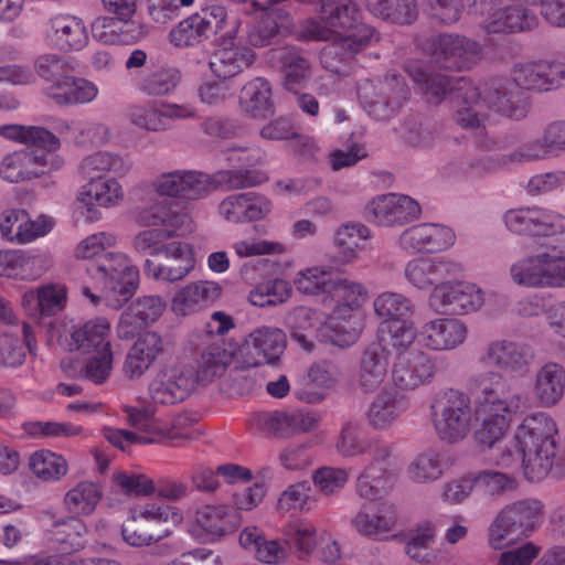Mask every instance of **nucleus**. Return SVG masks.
<instances>
[{
  "mask_svg": "<svg viewBox=\"0 0 565 565\" xmlns=\"http://www.w3.org/2000/svg\"><path fill=\"white\" fill-rule=\"evenodd\" d=\"M166 310L167 301L161 296L139 297L121 313L117 335L122 340L132 339L141 328L154 323Z\"/></svg>",
  "mask_w": 565,
  "mask_h": 565,
  "instance_id": "27",
  "label": "nucleus"
},
{
  "mask_svg": "<svg viewBox=\"0 0 565 565\" xmlns=\"http://www.w3.org/2000/svg\"><path fill=\"white\" fill-rule=\"evenodd\" d=\"M125 198V192L115 178L87 180L76 198V212L85 223H96L103 218V209L118 206Z\"/></svg>",
  "mask_w": 565,
  "mask_h": 565,
  "instance_id": "17",
  "label": "nucleus"
},
{
  "mask_svg": "<svg viewBox=\"0 0 565 565\" xmlns=\"http://www.w3.org/2000/svg\"><path fill=\"white\" fill-rule=\"evenodd\" d=\"M371 237L370 228L359 222H347L340 225L333 235L337 260L341 265L353 263L360 252L364 250L365 242Z\"/></svg>",
  "mask_w": 565,
  "mask_h": 565,
  "instance_id": "42",
  "label": "nucleus"
},
{
  "mask_svg": "<svg viewBox=\"0 0 565 565\" xmlns=\"http://www.w3.org/2000/svg\"><path fill=\"white\" fill-rule=\"evenodd\" d=\"M79 170L86 180H93L107 178V172L125 175L130 170V164L116 153L97 151L82 160Z\"/></svg>",
  "mask_w": 565,
  "mask_h": 565,
  "instance_id": "54",
  "label": "nucleus"
},
{
  "mask_svg": "<svg viewBox=\"0 0 565 565\" xmlns=\"http://www.w3.org/2000/svg\"><path fill=\"white\" fill-rule=\"evenodd\" d=\"M369 298L367 288L360 281L334 278L328 301L335 303L334 309H343L348 312H359V309Z\"/></svg>",
  "mask_w": 565,
  "mask_h": 565,
  "instance_id": "53",
  "label": "nucleus"
},
{
  "mask_svg": "<svg viewBox=\"0 0 565 565\" xmlns=\"http://www.w3.org/2000/svg\"><path fill=\"white\" fill-rule=\"evenodd\" d=\"M431 55L444 68L466 71L482 57V46L475 40L459 34H440L431 42Z\"/></svg>",
  "mask_w": 565,
  "mask_h": 565,
  "instance_id": "21",
  "label": "nucleus"
},
{
  "mask_svg": "<svg viewBox=\"0 0 565 565\" xmlns=\"http://www.w3.org/2000/svg\"><path fill=\"white\" fill-rule=\"evenodd\" d=\"M292 288L282 278H271L258 282L248 294L250 305L259 308L282 305L291 297Z\"/></svg>",
  "mask_w": 565,
  "mask_h": 565,
  "instance_id": "59",
  "label": "nucleus"
},
{
  "mask_svg": "<svg viewBox=\"0 0 565 565\" xmlns=\"http://www.w3.org/2000/svg\"><path fill=\"white\" fill-rule=\"evenodd\" d=\"M477 488L492 499H502L518 490L516 478L509 473L494 469H484L475 473Z\"/></svg>",
  "mask_w": 565,
  "mask_h": 565,
  "instance_id": "61",
  "label": "nucleus"
},
{
  "mask_svg": "<svg viewBox=\"0 0 565 565\" xmlns=\"http://www.w3.org/2000/svg\"><path fill=\"white\" fill-rule=\"evenodd\" d=\"M358 96L370 116L386 120L408 99L409 88L399 75L388 72L377 86L367 79L361 82Z\"/></svg>",
  "mask_w": 565,
  "mask_h": 565,
  "instance_id": "12",
  "label": "nucleus"
},
{
  "mask_svg": "<svg viewBox=\"0 0 565 565\" xmlns=\"http://www.w3.org/2000/svg\"><path fill=\"white\" fill-rule=\"evenodd\" d=\"M463 265L450 256H418L403 267V278L416 291H430L445 279L460 277Z\"/></svg>",
  "mask_w": 565,
  "mask_h": 565,
  "instance_id": "14",
  "label": "nucleus"
},
{
  "mask_svg": "<svg viewBox=\"0 0 565 565\" xmlns=\"http://www.w3.org/2000/svg\"><path fill=\"white\" fill-rule=\"evenodd\" d=\"M375 17L397 24H411L418 17L416 0H365Z\"/></svg>",
  "mask_w": 565,
  "mask_h": 565,
  "instance_id": "55",
  "label": "nucleus"
},
{
  "mask_svg": "<svg viewBox=\"0 0 565 565\" xmlns=\"http://www.w3.org/2000/svg\"><path fill=\"white\" fill-rule=\"evenodd\" d=\"M0 136L18 143L31 145L34 147L33 149L57 150L61 147V140L53 132L40 126L2 125L0 126Z\"/></svg>",
  "mask_w": 565,
  "mask_h": 565,
  "instance_id": "51",
  "label": "nucleus"
},
{
  "mask_svg": "<svg viewBox=\"0 0 565 565\" xmlns=\"http://www.w3.org/2000/svg\"><path fill=\"white\" fill-rule=\"evenodd\" d=\"M164 352L162 337L154 331H147L139 335L128 349L122 373L129 380L141 379Z\"/></svg>",
  "mask_w": 565,
  "mask_h": 565,
  "instance_id": "28",
  "label": "nucleus"
},
{
  "mask_svg": "<svg viewBox=\"0 0 565 565\" xmlns=\"http://www.w3.org/2000/svg\"><path fill=\"white\" fill-rule=\"evenodd\" d=\"M193 348L201 347L200 355L196 360V369H194L196 384L210 383L221 377L235 358V350L224 340L205 341V344H199L195 339H190Z\"/></svg>",
  "mask_w": 565,
  "mask_h": 565,
  "instance_id": "31",
  "label": "nucleus"
},
{
  "mask_svg": "<svg viewBox=\"0 0 565 565\" xmlns=\"http://www.w3.org/2000/svg\"><path fill=\"white\" fill-rule=\"evenodd\" d=\"M287 327L291 331V338L305 350H311L312 340H322L324 321L321 315L308 307L294 309L286 318Z\"/></svg>",
  "mask_w": 565,
  "mask_h": 565,
  "instance_id": "43",
  "label": "nucleus"
},
{
  "mask_svg": "<svg viewBox=\"0 0 565 565\" xmlns=\"http://www.w3.org/2000/svg\"><path fill=\"white\" fill-rule=\"evenodd\" d=\"M205 22L199 15L192 14L174 25L169 33V41L174 47L195 46L209 38Z\"/></svg>",
  "mask_w": 565,
  "mask_h": 565,
  "instance_id": "64",
  "label": "nucleus"
},
{
  "mask_svg": "<svg viewBox=\"0 0 565 565\" xmlns=\"http://www.w3.org/2000/svg\"><path fill=\"white\" fill-rule=\"evenodd\" d=\"M110 323L106 318H95L82 326L74 327L71 332L70 347L72 350H103L111 345L108 337Z\"/></svg>",
  "mask_w": 565,
  "mask_h": 565,
  "instance_id": "50",
  "label": "nucleus"
},
{
  "mask_svg": "<svg viewBox=\"0 0 565 565\" xmlns=\"http://www.w3.org/2000/svg\"><path fill=\"white\" fill-rule=\"evenodd\" d=\"M486 305V291L476 282L445 279L431 290L429 308L444 316L463 317L479 312Z\"/></svg>",
  "mask_w": 565,
  "mask_h": 565,
  "instance_id": "9",
  "label": "nucleus"
},
{
  "mask_svg": "<svg viewBox=\"0 0 565 565\" xmlns=\"http://www.w3.org/2000/svg\"><path fill=\"white\" fill-rule=\"evenodd\" d=\"M239 104L253 118H266L273 113L274 107L271 85L262 77L252 79L242 88Z\"/></svg>",
  "mask_w": 565,
  "mask_h": 565,
  "instance_id": "49",
  "label": "nucleus"
},
{
  "mask_svg": "<svg viewBox=\"0 0 565 565\" xmlns=\"http://www.w3.org/2000/svg\"><path fill=\"white\" fill-rule=\"evenodd\" d=\"M287 344L285 332L277 327L260 326L244 339L241 353L246 367L276 362Z\"/></svg>",
  "mask_w": 565,
  "mask_h": 565,
  "instance_id": "24",
  "label": "nucleus"
},
{
  "mask_svg": "<svg viewBox=\"0 0 565 565\" xmlns=\"http://www.w3.org/2000/svg\"><path fill=\"white\" fill-rule=\"evenodd\" d=\"M44 270L39 255L20 249L0 250V277L31 281L41 277Z\"/></svg>",
  "mask_w": 565,
  "mask_h": 565,
  "instance_id": "40",
  "label": "nucleus"
},
{
  "mask_svg": "<svg viewBox=\"0 0 565 565\" xmlns=\"http://www.w3.org/2000/svg\"><path fill=\"white\" fill-rule=\"evenodd\" d=\"M127 118L131 125L149 132H163L170 125L163 121L161 103L132 104L127 108Z\"/></svg>",
  "mask_w": 565,
  "mask_h": 565,
  "instance_id": "63",
  "label": "nucleus"
},
{
  "mask_svg": "<svg viewBox=\"0 0 565 565\" xmlns=\"http://www.w3.org/2000/svg\"><path fill=\"white\" fill-rule=\"evenodd\" d=\"M55 220L46 214L32 218L23 209H9L0 214V235L14 245H26L51 233Z\"/></svg>",
  "mask_w": 565,
  "mask_h": 565,
  "instance_id": "23",
  "label": "nucleus"
},
{
  "mask_svg": "<svg viewBox=\"0 0 565 565\" xmlns=\"http://www.w3.org/2000/svg\"><path fill=\"white\" fill-rule=\"evenodd\" d=\"M405 72L428 103L438 104L449 97L462 106L456 113V121L462 128L478 129L484 126L487 109H493L519 120L526 115L520 89L551 92L565 85V61L537 60L516 64L512 79H492L475 86L469 78L451 77L431 72L420 61L412 60Z\"/></svg>",
  "mask_w": 565,
  "mask_h": 565,
  "instance_id": "2",
  "label": "nucleus"
},
{
  "mask_svg": "<svg viewBox=\"0 0 565 565\" xmlns=\"http://www.w3.org/2000/svg\"><path fill=\"white\" fill-rule=\"evenodd\" d=\"M254 60V54L245 47H222L210 60V68L218 78L227 79L238 73Z\"/></svg>",
  "mask_w": 565,
  "mask_h": 565,
  "instance_id": "52",
  "label": "nucleus"
},
{
  "mask_svg": "<svg viewBox=\"0 0 565 565\" xmlns=\"http://www.w3.org/2000/svg\"><path fill=\"white\" fill-rule=\"evenodd\" d=\"M320 423L318 413L308 409L276 411L259 413L249 420L250 429L278 437H290L296 434L308 433Z\"/></svg>",
  "mask_w": 565,
  "mask_h": 565,
  "instance_id": "22",
  "label": "nucleus"
},
{
  "mask_svg": "<svg viewBox=\"0 0 565 565\" xmlns=\"http://www.w3.org/2000/svg\"><path fill=\"white\" fill-rule=\"evenodd\" d=\"M469 338L466 321L444 316L422 323L418 329V344L426 352H451L461 348Z\"/></svg>",
  "mask_w": 565,
  "mask_h": 565,
  "instance_id": "19",
  "label": "nucleus"
},
{
  "mask_svg": "<svg viewBox=\"0 0 565 565\" xmlns=\"http://www.w3.org/2000/svg\"><path fill=\"white\" fill-rule=\"evenodd\" d=\"M264 13L256 23L247 30V42L256 47L266 46L281 29L289 26V14L282 8L271 6L268 10H262Z\"/></svg>",
  "mask_w": 565,
  "mask_h": 565,
  "instance_id": "46",
  "label": "nucleus"
},
{
  "mask_svg": "<svg viewBox=\"0 0 565 565\" xmlns=\"http://www.w3.org/2000/svg\"><path fill=\"white\" fill-rule=\"evenodd\" d=\"M265 177L252 171H218L213 177L198 170L175 169L157 174L143 188L141 204L162 207L168 214H188L174 209V201H196L206 196L216 185L244 189L260 185Z\"/></svg>",
  "mask_w": 565,
  "mask_h": 565,
  "instance_id": "4",
  "label": "nucleus"
},
{
  "mask_svg": "<svg viewBox=\"0 0 565 565\" xmlns=\"http://www.w3.org/2000/svg\"><path fill=\"white\" fill-rule=\"evenodd\" d=\"M333 280L331 270L324 266H312L299 270L294 278V285L299 292L321 296L322 301L327 302Z\"/></svg>",
  "mask_w": 565,
  "mask_h": 565,
  "instance_id": "58",
  "label": "nucleus"
},
{
  "mask_svg": "<svg viewBox=\"0 0 565 565\" xmlns=\"http://www.w3.org/2000/svg\"><path fill=\"white\" fill-rule=\"evenodd\" d=\"M135 218L138 225L146 228L135 235L132 246L137 252L151 256H159L158 249L166 241L185 236L193 231L190 214H168L162 207L152 209L141 203Z\"/></svg>",
  "mask_w": 565,
  "mask_h": 565,
  "instance_id": "8",
  "label": "nucleus"
},
{
  "mask_svg": "<svg viewBox=\"0 0 565 565\" xmlns=\"http://www.w3.org/2000/svg\"><path fill=\"white\" fill-rule=\"evenodd\" d=\"M481 360L497 370L476 377L475 404L463 392L447 390L437 394L430 405L436 435L443 441L463 440L476 426V437L490 465L510 471L521 470L530 482L544 480L557 460L558 426L546 412H534L515 426L504 439L512 418L527 405V397L504 379L525 375L535 354L530 344L510 337L491 340Z\"/></svg>",
  "mask_w": 565,
  "mask_h": 565,
  "instance_id": "1",
  "label": "nucleus"
},
{
  "mask_svg": "<svg viewBox=\"0 0 565 565\" xmlns=\"http://www.w3.org/2000/svg\"><path fill=\"white\" fill-rule=\"evenodd\" d=\"M130 424L139 433L109 428L105 437L114 446L125 450L132 444H153L162 438L186 437L188 434L179 431L178 428L189 420L188 416H178L172 428H162L154 420L150 419L145 412L131 409L128 412Z\"/></svg>",
  "mask_w": 565,
  "mask_h": 565,
  "instance_id": "16",
  "label": "nucleus"
},
{
  "mask_svg": "<svg viewBox=\"0 0 565 565\" xmlns=\"http://www.w3.org/2000/svg\"><path fill=\"white\" fill-rule=\"evenodd\" d=\"M182 82V72L173 65H161L146 71L137 82L138 92L151 98L169 97Z\"/></svg>",
  "mask_w": 565,
  "mask_h": 565,
  "instance_id": "41",
  "label": "nucleus"
},
{
  "mask_svg": "<svg viewBox=\"0 0 565 565\" xmlns=\"http://www.w3.org/2000/svg\"><path fill=\"white\" fill-rule=\"evenodd\" d=\"M55 151L26 148L9 153L0 162V178L10 183H19L57 171L64 160Z\"/></svg>",
  "mask_w": 565,
  "mask_h": 565,
  "instance_id": "13",
  "label": "nucleus"
},
{
  "mask_svg": "<svg viewBox=\"0 0 565 565\" xmlns=\"http://www.w3.org/2000/svg\"><path fill=\"white\" fill-rule=\"evenodd\" d=\"M395 484V475L386 467L365 466L355 481V492L364 500L386 495Z\"/></svg>",
  "mask_w": 565,
  "mask_h": 565,
  "instance_id": "47",
  "label": "nucleus"
},
{
  "mask_svg": "<svg viewBox=\"0 0 565 565\" xmlns=\"http://www.w3.org/2000/svg\"><path fill=\"white\" fill-rule=\"evenodd\" d=\"M388 360L380 345L367 348L360 360L356 372L358 386L364 392L376 391L387 376Z\"/></svg>",
  "mask_w": 565,
  "mask_h": 565,
  "instance_id": "44",
  "label": "nucleus"
},
{
  "mask_svg": "<svg viewBox=\"0 0 565 565\" xmlns=\"http://www.w3.org/2000/svg\"><path fill=\"white\" fill-rule=\"evenodd\" d=\"M407 478L416 484H428L444 475V465L438 451L427 449L416 455L406 469Z\"/></svg>",
  "mask_w": 565,
  "mask_h": 565,
  "instance_id": "57",
  "label": "nucleus"
},
{
  "mask_svg": "<svg viewBox=\"0 0 565 565\" xmlns=\"http://www.w3.org/2000/svg\"><path fill=\"white\" fill-rule=\"evenodd\" d=\"M420 214V204L415 199L399 193L376 195L364 209V216L369 222L386 227L411 223Z\"/></svg>",
  "mask_w": 565,
  "mask_h": 565,
  "instance_id": "20",
  "label": "nucleus"
},
{
  "mask_svg": "<svg viewBox=\"0 0 565 565\" xmlns=\"http://www.w3.org/2000/svg\"><path fill=\"white\" fill-rule=\"evenodd\" d=\"M437 373L436 358L420 349L395 354L391 383L398 392H413L429 385Z\"/></svg>",
  "mask_w": 565,
  "mask_h": 565,
  "instance_id": "15",
  "label": "nucleus"
},
{
  "mask_svg": "<svg viewBox=\"0 0 565 565\" xmlns=\"http://www.w3.org/2000/svg\"><path fill=\"white\" fill-rule=\"evenodd\" d=\"M113 363V347L106 345L103 350L92 351L84 360L66 358L61 362V367L68 377L102 385L109 379Z\"/></svg>",
  "mask_w": 565,
  "mask_h": 565,
  "instance_id": "32",
  "label": "nucleus"
},
{
  "mask_svg": "<svg viewBox=\"0 0 565 565\" xmlns=\"http://www.w3.org/2000/svg\"><path fill=\"white\" fill-rule=\"evenodd\" d=\"M396 522L395 505L384 501L374 507L363 504L352 518L351 525L362 536L382 540L394 530Z\"/></svg>",
  "mask_w": 565,
  "mask_h": 565,
  "instance_id": "33",
  "label": "nucleus"
},
{
  "mask_svg": "<svg viewBox=\"0 0 565 565\" xmlns=\"http://www.w3.org/2000/svg\"><path fill=\"white\" fill-rule=\"evenodd\" d=\"M563 249L541 250L515 259L509 267L511 281L527 289H565V236Z\"/></svg>",
  "mask_w": 565,
  "mask_h": 565,
  "instance_id": "7",
  "label": "nucleus"
},
{
  "mask_svg": "<svg viewBox=\"0 0 565 565\" xmlns=\"http://www.w3.org/2000/svg\"><path fill=\"white\" fill-rule=\"evenodd\" d=\"M363 329L360 312L333 309L322 328V340H329L338 347H349L358 341Z\"/></svg>",
  "mask_w": 565,
  "mask_h": 565,
  "instance_id": "39",
  "label": "nucleus"
},
{
  "mask_svg": "<svg viewBox=\"0 0 565 565\" xmlns=\"http://www.w3.org/2000/svg\"><path fill=\"white\" fill-rule=\"evenodd\" d=\"M544 503L526 498L504 505L488 529V542L494 550H502L515 541L530 536L542 523Z\"/></svg>",
  "mask_w": 565,
  "mask_h": 565,
  "instance_id": "6",
  "label": "nucleus"
},
{
  "mask_svg": "<svg viewBox=\"0 0 565 565\" xmlns=\"http://www.w3.org/2000/svg\"><path fill=\"white\" fill-rule=\"evenodd\" d=\"M565 152V119L547 124L541 137L531 139L511 151L519 161H540Z\"/></svg>",
  "mask_w": 565,
  "mask_h": 565,
  "instance_id": "29",
  "label": "nucleus"
},
{
  "mask_svg": "<svg viewBox=\"0 0 565 565\" xmlns=\"http://www.w3.org/2000/svg\"><path fill=\"white\" fill-rule=\"evenodd\" d=\"M435 536V529L430 524L414 530L406 541L405 553L419 564H435L438 559V551L433 547Z\"/></svg>",
  "mask_w": 565,
  "mask_h": 565,
  "instance_id": "60",
  "label": "nucleus"
},
{
  "mask_svg": "<svg viewBox=\"0 0 565 565\" xmlns=\"http://www.w3.org/2000/svg\"><path fill=\"white\" fill-rule=\"evenodd\" d=\"M45 38L50 45L64 52L81 51L89 41L84 21L65 13L55 14L49 20Z\"/></svg>",
  "mask_w": 565,
  "mask_h": 565,
  "instance_id": "30",
  "label": "nucleus"
},
{
  "mask_svg": "<svg viewBox=\"0 0 565 565\" xmlns=\"http://www.w3.org/2000/svg\"><path fill=\"white\" fill-rule=\"evenodd\" d=\"M456 243L455 232L438 223H419L404 230L398 246L408 254L443 253Z\"/></svg>",
  "mask_w": 565,
  "mask_h": 565,
  "instance_id": "25",
  "label": "nucleus"
},
{
  "mask_svg": "<svg viewBox=\"0 0 565 565\" xmlns=\"http://www.w3.org/2000/svg\"><path fill=\"white\" fill-rule=\"evenodd\" d=\"M45 94L51 100L61 106L85 105L97 98L99 88L93 81L66 74V76H61L50 84Z\"/></svg>",
  "mask_w": 565,
  "mask_h": 565,
  "instance_id": "38",
  "label": "nucleus"
},
{
  "mask_svg": "<svg viewBox=\"0 0 565 565\" xmlns=\"http://www.w3.org/2000/svg\"><path fill=\"white\" fill-rule=\"evenodd\" d=\"M88 530L79 518L68 516L54 523L53 534L64 552H77L85 547Z\"/></svg>",
  "mask_w": 565,
  "mask_h": 565,
  "instance_id": "62",
  "label": "nucleus"
},
{
  "mask_svg": "<svg viewBox=\"0 0 565 565\" xmlns=\"http://www.w3.org/2000/svg\"><path fill=\"white\" fill-rule=\"evenodd\" d=\"M33 475L44 482H57L68 472L66 458L49 449L33 452L29 459Z\"/></svg>",
  "mask_w": 565,
  "mask_h": 565,
  "instance_id": "56",
  "label": "nucleus"
},
{
  "mask_svg": "<svg viewBox=\"0 0 565 565\" xmlns=\"http://www.w3.org/2000/svg\"><path fill=\"white\" fill-rule=\"evenodd\" d=\"M87 273L98 285L108 307L118 309L135 294L139 269L121 252H107L87 266Z\"/></svg>",
  "mask_w": 565,
  "mask_h": 565,
  "instance_id": "5",
  "label": "nucleus"
},
{
  "mask_svg": "<svg viewBox=\"0 0 565 565\" xmlns=\"http://www.w3.org/2000/svg\"><path fill=\"white\" fill-rule=\"evenodd\" d=\"M195 386L194 367L172 365L157 371L149 382L148 394L154 404L175 405L188 398Z\"/></svg>",
  "mask_w": 565,
  "mask_h": 565,
  "instance_id": "18",
  "label": "nucleus"
},
{
  "mask_svg": "<svg viewBox=\"0 0 565 565\" xmlns=\"http://www.w3.org/2000/svg\"><path fill=\"white\" fill-rule=\"evenodd\" d=\"M67 288L60 282H49L22 295L21 305L34 318L54 316L66 307Z\"/></svg>",
  "mask_w": 565,
  "mask_h": 565,
  "instance_id": "37",
  "label": "nucleus"
},
{
  "mask_svg": "<svg viewBox=\"0 0 565 565\" xmlns=\"http://www.w3.org/2000/svg\"><path fill=\"white\" fill-rule=\"evenodd\" d=\"M374 315L382 320V326L413 318L416 306L413 300L397 291L380 292L372 303Z\"/></svg>",
  "mask_w": 565,
  "mask_h": 565,
  "instance_id": "48",
  "label": "nucleus"
},
{
  "mask_svg": "<svg viewBox=\"0 0 565 565\" xmlns=\"http://www.w3.org/2000/svg\"><path fill=\"white\" fill-rule=\"evenodd\" d=\"M285 543L294 550L299 559L317 555L324 562H334L340 558L341 550L333 535L324 530L317 529L311 522L303 519L289 521L282 527Z\"/></svg>",
  "mask_w": 565,
  "mask_h": 565,
  "instance_id": "10",
  "label": "nucleus"
},
{
  "mask_svg": "<svg viewBox=\"0 0 565 565\" xmlns=\"http://www.w3.org/2000/svg\"><path fill=\"white\" fill-rule=\"evenodd\" d=\"M103 498L99 483L83 480L66 491L63 498V507L74 518L89 516L94 513Z\"/></svg>",
  "mask_w": 565,
  "mask_h": 565,
  "instance_id": "45",
  "label": "nucleus"
},
{
  "mask_svg": "<svg viewBox=\"0 0 565 565\" xmlns=\"http://www.w3.org/2000/svg\"><path fill=\"white\" fill-rule=\"evenodd\" d=\"M320 18L321 22H312L308 31L316 40L331 42L321 54V63L331 73L348 75L347 57L376 41V32L360 22L361 10L353 0H322Z\"/></svg>",
  "mask_w": 565,
  "mask_h": 565,
  "instance_id": "3",
  "label": "nucleus"
},
{
  "mask_svg": "<svg viewBox=\"0 0 565 565\" xmlns=\"http://www.w3.org/2000/svg\"><path fill=\"white\" fill-rule=\"evenodd\" d=\"M505 228L527 237H550L565 233V214L540 205L519 206L502 215Z\"/></svg>",
  "mask_w": 565,
  "mask_h": 565,
  "instance_id": "11",
  "label": "nucleus"
},
{
  "mask_svg": "<svg viewBox=\"0 0 565 565\" xmlns=\"http://www.w3.org/2000/svg\"><path fill=\"white\" fill-rule=\"evenodd\" d=\"M237 526L238 516L230 507L206 504L196 510L189 533L198 541L214 543L233 533Z\"/></svg>",
  "mask_w": 565,
  "mask_h": 565,
  "instance_id": "26",
  "label": "nucleus"
},
{
  "mask_svg": "<svg viewBox=\"0 0 565 565\" xmlns=\"http://www.w3.org/2000/svg\"><path fill=\"white\" fill-rule=\"evenodd\" d=\"M215 281L198 280L179 289L171 299V310L177 317H186L212 306L222 295Z\"/></svg>",
  "mask_w": 565,
  "mask_h": 565,
  "instance_id": "35",
  "label": "nucleus"
},
{
  "mask_svg": "<svg viewBox=\"0 0 565 565\" xmlns=\"http://www.w3.org/2000/svg\"><path fill=\"white\" fill-rule=\"evenodd\" d=\"M532 396L544 408L558 405L565 396V366L556 361H547L535 371Z\"/></svg>",
  "mask_w": 565,
  "mask_h": 565,
  "instance_id": "34",
  "label": "nucleus"
},
{
  "mask_svg": "<svg viewBox=\"0 0 565 565\" xmlns=\"http://www.w3.org/2000/svg\"><path fill=\"white\" fill-rule=\"evenodd\" d=\"M408 408L407 397L391 390H383L370 402L364 416L371 428L385 431L391 429Z\"/></svg>",
  "mask_w": 565,
  "mask_h": 565,
  "instance_id": "36",
  "label": "nucleus"
}]
</instances>
